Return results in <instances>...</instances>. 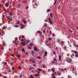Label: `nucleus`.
<instances>
[{
    "label": "nucleus",
    "instance_id": "ea45409f",
    "mask_svg": "<svg viewBox=\"0 0 78 78\" xmlns=\"http://www.w3.org/2000/svg\"><path fill=\"white\" fill-rule=\"evenodd\" d=\"M53 53L54 55H56V52L55 51H54Z\"/></svg>",
    "mask_w": 78,
    "mask_h": 78
},
{
    "label": "nucleus",
    "instance_id": "69168bd1",
    "mask_svg": "<svg viewBox=\"0 0 78 78\" xmlns=\"http://www.w3.org/2000/svg\"><path fill=\"white\" fill-rule=\"evenodd\" d=\"M63 43H64V42H63V41H62L61 42V44H63Z\"/></svg>",
    "mask_w": 78,
    "mask_h": 78
},
{
    "label": "nucleus",
    "instance_id": "1a4fd4ad",
    "mask_svg": "<svg viewBox=\"0 0 78 78\" xmlns=\"http://www.w3.org/2000/svg\"><path fill=\"white\" fill-rule=\"evenodd\" d=\"M31 53H32V55H33L34 54V53H35V52L33 51H31Z\"/></svg>",
    "mask_w": 78,
    "mask_h": 78
},
{
    "label": "nucleus",
    "instance_id": "e2e57ef3",
    "mask_svg": "<svg viewBox=\"0 0 78 78\" xmlns=\"http://www.w3.org/2000/svg\"><path fill=\"white\" fill-rule=\"evenodd\" d=\"M28 48L29 49H31V48L30 47H29Z\"/></svg>",
    "mask_w": 78,
    "mask_h": 78
},
{
    "label": "nucleus",
    "instance_id": "5701e85b",
    "mask_svg": "<svg viewBox=\"0 0 78 78\" xmlns=\"http://www.w3.org/2000/svg\"><path fill=\"white\" fill-rule=\"evenodd\" d=\"M48 41H51V38H48Z\"/></svg>",
    "mask_w": 78,
    "mask_h": 78
},
{
    "label": "nucleus",
    "instance_id": "0eeeda50",
    "mask_svg": "<svg viewBox=\"0 0 78 78\" xmlns=\"http://www.w3.org/2000/svg\"><path fill=\"white\" fill-rule=\"evenodd\" d=\"M23 23H27V21L25 20H23Z\"/></svg>",
    "mask_w": 78,
    "mask_h": 78
},
{
    "label": "nucleus",
    "instance_id": "cd10ccee",
    "mask_svg": "<svg viewBox=\"0 0 78 78\" xmlns=\"http://www.w3.org/2000/svg\"><path fill=\"white\" fill-rule=\"evenodd\" d=\"M37 33H38V34H39V33H41V31H37Z\"/></svg>",
    "mask_w": 78,
    "mask_h": 78
},
{
    "label": "nucleus",
    "instance_id": "9b49d317",
    "mask_svg": "<svg viewBox=\"0 0 78 78\" xmlns=\"http://www.w3.org/2000/svg\"><path fill=\"white\" fill-rule=\"evenodd\" d=\"M17 57L18 58H20V54H17Z\"/></svg>",
    "mask_w": 78,
    "mask_h": 78
},
{
    "label": "nucleus",
    "instance_id": "603ef678",
    "mask_svg": "<svg viewBox=\"0 0 78 78\" xmlns=\"http://www.w3.org/2000/svg\"><path fill=\"white\" fill-rule=\"evenodd\" d=\"M61 8V6H58V9H60Z\"/></svg>",
    "mask_w": 78,
    "mask_h": 78
},
{
    "label": "nucleus",
    "instance_id": "f257e3e1",
    "mask_svg": "<svg viewBox=\"0 0 78 78\" xmlns=\"http://www.w3.org/2000/svg\"><path fill=\"white\" fill-rule=\"evenodd\" d=\"M66 61L68 63H70V62H72V60L71 58H67L66 59Z\"/></svg>",
    "mask_w": 78,
    "mask_h": 78
},
{
    "label": "nucleus",
    "instance_id": "bf43d9fd",
    "mask_svg": "<svg viewBox=\"0 0 78 78\" xmlns=\"http://www.w3.org/2000/svg\"><path fill=\"white\" fill-rule=\"evenodd\" d=\"M21 41L22 42H23V41H24V40H23V39H21Z\"/></svg>",
    "mask_w": 78,
    "mask_h": 78
},
{
    "label": "nucleus",
    "instance_id": "09e8293b",
    "mask_svg": "<svg viewBox=\"0 0 78 78\" xmlns=\"http://www.w3.org/2000/svg\"><path fill=\"white\" fill-rule=\"evenodd\" d=\"M61 71H62V72H63V71H64V69H61Z\"/></svg>",
    "mask_w": 78,
    "mask_h": 78
},
{
    "label": "nucleus",
    "instance_id": "3c124183",
    "mask_svg": "<svg viewBox=\"0 0 78 78\" xmlns=\"http://www.w3.org/2000/svg\"><path fill=\"white\" fill-rule=\"evenodd\" d=\"M20 23V21H19L18 22H17V24H19V23Z\"/></svg>",
    "mask_w": 78,
    "mask_h": 78
},
{
    "label": "nucleus",
    "instance_id": "a211bd4d",
    "mask_svg": "<svg viewBox=\"0 0 78 78\" xmlns=\"http://www.w3.org/2000/svg\"><path fill=\"white\" fill-rule=\"evenodd\" d=\"M26 42L27 43H28L29 42H30V40H27Z\"/></svg>",
    "mask_w": 78,
    "mask_h": 78
},
{
    "label": "nucleus",
    "instance_id": "5fc2aeb1",
    "mask_svg": "<svg viewBox=\"0 0 78 78\" xmlns=\"http://www.w3.org/2000/svg\"><path fill=\"white\" fill-rule=\"evenodd\" d=\"M47 55V54H44V56H45L46 55Z\"/></svg>",
    "mask_w": 78,
    "mask_h": 78
},
{
    "label": "nucleus",
    "instance_id": "8fccbe9b",
    "mask_svg": "<svg viewBox=\"0 0 78 78\" xmlns=\"http://www.w3.org/2000/svg\"><path fill=\"white\" fill-rule=\"evenodd\" d=\"M3 29H4V30H5V28H6L5 27H3Z\"/></svg>",
    "mask_w": 78,
    "mask_h": 78
},
{
    "label": "nucleus",
    "instance_id": "9d476101",
    "mask_svg": "<svg viewBox=\"0 0 78 78\" xmlns=\"http://www.w3.org/2000/svg\"><path fill=\"white\" fill-rule=\"evenodd\" d=\"M5 5H6V7H8V2H6Z\"/></svg>",
    "mask_w": 78,
    "mask_h": 78
},
{
    "label": "nucleus",
    "instance_id": "6ab92c4d",
    "mask_svg": "<svg viewBox=\"0 0 78 78\" xmlns=\"http://www.w3.org/2000/svg\"><path fill=\"white\" fill-rule=\"evenodd\" d=\"M21 51H22L25 52V49L24 48L22 49Z\"/></svg>",
    "mask_w": 78,
    "mask_h": 78
},
{
    "label": "nucleus",
    "instance_id": "7c9ffc66",
    "mask_svg": "<svg viewBox=\"0 0 78 78\" xmlns=\"http://www.w3.org/2000/svg\"><path fill=\"white\" fill-rule=\"evenodd\" d=\"M38 59H41V57L40 56H39L37 57Z\"/></svg>",
    "mask_w": 78,
    "mask_h": 78
},
{
    "label": "nucleus",
    "instance_id": "c85d7f7f",
    "mask_svg": "<svg viewBox=\"0 0 78 78\" xmlns=\"http://www.w3.org/2000/svg\"><path fill=\"white\" fill-rule=\"evenodd\" d=\"M52 33V32H51V31H50L49 32V34H50V35H51V34Z\"/></svg>",
    "mask_w": 78,
    "mask_h": 78
},
{
    "label": "nucleus",
    "instance_id": "37998d69",
    "mask_svg": "<svg viewBox=\"0 0 78 78\" xmlns=\"http://www.w3.org/2000/svg\"><path fill=\"white\" fill-rule=\"evenodd\" d=\"M2 34H5V31H2Z\"/></svg>",
    "mask_w": 78,
    "mask_h": 78
},
{
    "label": "nucleus",
    "instance_id": "a18cd8bd",
    "mask_svg": "<svg viewBox=\"0 0 78 78\" xmlns=\"http://www.w3.org/2000/svg\"><path fill=\"white\" fill-rule=\"evenodd\" d=\"M25 54L26 55H28V53L27 52H26Z\"/></svg>",
    "mask_w": 78,
    "mask_h": 78
},
{
    "label": "nucleus",
    "instance_id": "49530a36",
    "mask_svg": "<svg viewBox=\"0 0 78 78\" xmlns=\"http://www.w3.org/2000/svg\"><path fill=\"white\" fill-rule=\"evenodd\" d=\"M33 65L34 67H36V64H33Z\"/></svg>",
    "mask_w": 78,
    "mask_h": 78
},
{
    "label": "nucleus",
    "instance_id": "b1692460",
    "mask_svg": "<svg viewBox=\"0 0 78 78\" xmlns=\"http://www.w3.org/2000/svg\"><path fill=\"white\" fill-rule=\"evenodd\" d=\"M43 68H45V67H46V66H45L44 65V64L43 65Z\"/></svg>",
    "mask_w": 78,
    "mask_h": 78
},
{
    "label": "nucleus",
    "instance_id": "4d7b16f0",
    "mask_svg": "<svg viewBox=\"0 0 78 78\" xmlns=\"http://www.w3.org/2000/svg\"><path fill=\"white\" fill-rule=\"evenodd\" d=\"M30 45L31 46H33V44H32V43H30Z\"/></svg>",
    "mask_w": 78,
    "mask_h": 78
},
{
    "label": "nucleus",
    "instance_id": "393cba45",
    "mask_svg": "<svg viewBox=\"0 0 78 78\" xmlns=\"http://www.w3.org/2000/svg\"><path fill=\"white\" fill-rule=\"evenodd\" d=\"M51 71H52L53 72H55V69H51Z\"/></svg>",
    "mask_w": 78,
    "mask_h": 78
},
{
    "label": "nucleus",
    "instance_id": "f03ea898",
    "mask_svg": "<svg viewBox=\"0 0 78 78\" xmlns=\"http://www.w3.org/2000/svg\"><path fill=\"white\" fill-rule=\"evenodd\" d=\"M34 51H39V50L38 49H37V48L36 47H34Z\"/></svg>",
    "mask_w": 78,
    "mask_h": 78
},
{
    "label": "nucleus",
    "instance_id": "39448f33",
    "mask_svg": "<svg viewBox=\"0 0 78 78\" xmlns=\"http://www.w3.org/2000/svg\"><path fill=\"white\" fill-rule=\"evenodd\" d=\"M23 3H27L28 2V0H24L23 1Z\"/></svg>",
    "mask_w": 78,
    "mask_h": 78
},
{
    "label": "nucleus",
    "instance_id": "4be33fe9",
    "mask_svg": "<svg viewBox=\"0 0 78 78\" xmlns=\"http://www.w3.org/2000/svg\"><path fill=\"white\" fill-rule=\"evenodd\" d=\"M30 78H34V76H33L32 75H31L30 76Z\"/></svg>",
    "mask_w": 78,
    "mask_h": 78
},
{
    "label": "nucleus",
    "instance_id": "052dcab7",
    "mask_svg": "<svg viewBox=\"0 0 78 78\" xmlns=\"http://www.w3.org/2000/svg\"><path fill=\"white\" fill-rule=\"evenodd\" d=\"M26 9H28V6L26 7Z\"/></svg>",
    "mask_w": 78,
    "mask_h": 78
},
{
    "label": "nucleus",
    "instance_id": "20e7f679",
    "mask_svg": "<svg viewBox=\"0 0 78 78\" xmlns=\"http://www.w3.org/2000/svg\"><path fill=\"white\" fill-rule=\"evenodd\" d=\"M21 45H23V46H25V45H26L25 42H22L21 43Z\"/></svg>",
    "mask_w": 78,
    "mask_h": 78
},
{
    "label": "nucleus",
    "instance_id": "de8ad7c7",
    "mask_svg": "<svg viewBox=\"0 0 78 78\" xmlns=\"http://www.w3.org/2000/svg\"><path fill=\"white\" fill-rule=\"evenodd\" d=\"M32 62L33 63H36V62L35 61H32Z\"/></svg>",
    "mask_w": 78,
    "mask_h": 78
},
{
    "label": "nucleus",
    "instance_id": "864d4df0",
    "mask_svg": "<svg viewBox=\"0 0 78 78\" xmlns=\"http://www.w3.org/2000/svg\"><path fill=\"white\" fill-rule=\"evenodd\" d=\"M52 36H53V37H55V33H53V34L52 35Z\"/></svg>",
    "mask_w": 78,
    "mask_h": 78
},
{
    "label": "nucleus",
    "instance_id": "c9c22d12",
    "mask_svg": "<svg viewBox=\"0 0 78 78\" xmlns=\"http://www.w3.org/2000/svg\"><path fill=\"white\" fill-rule=\"evenodd\" d=\"M15 27H19V26L17 25H16L15 26Z\"/></svg>",
    "mask_w": 78,
    "mask_h": 78
},
{
    "label": "nucleus",
    "instance_id": "79ce46f5",
    "mask_svg": "<svg viewBox=\"0 0 78 78\" xmlns=\"http://www.w3.org/2000/svg\"><path fill=\"white\" fill-rule=\"evenodd\" d=\"M22 38H25V36H24V35H22Z\"/></svg>",
    "mask_w": 78,
    "mask_h": 78
},
{
    "label": "nucleus",
    "instance_id": "f704fd0d",
    "mask_svg": "<svg viewBox=\"0 0 78 78\" xmlns=\"http://www.w3.org/2000/svg\"><path fill=\"white\" fill-rule=\"evenodd\" d=\"M44 27H47V24H44Z\"/></svg>",
    "mask_w": 78,
    "mask_h": 78
},
{
    "label": "nucleus",
    "instance_id": "423d86ee",
    "mask_svg": "<svg viewBox=\"0 0 78 78\" xmlns=\"http://www.w3.org/2000/svg\"><path fill=\"white\" fill-rule=\"evenodd\" d=\"M59 61H61V56L59 55Z\"/></svg>",
    "mask_w": 78,
    "mask_h": 78
},
{
    "label": "nucleus",
    "instance_id": "c03bdc74",
    "mask_svg": "<svg viewBox=\"0 0 78 78\" xmlns=\"http://www.w3.org/2000/svg\"><path fill=\"white\" fill-rule=\"evenodd\" d=\"M4 64H5V65H6V64H7V63L6 62H5Z\"/></svg>",
    "mask_w": 78,
    "mask_h": 78
},
{
    "label": "nucleus",
    "instance_id": "dca6fc26",
    "mask_svg": "<svg viewBox=\"0 0 78 78\" xmlns=\"http://www.w3.org/2000/svg\"><path fill=\"white\" fill-rule=\"evenodd\" d=\"M15 40H16V41H17V40H18V38H17V37H16L15 38Z\"/></svg>",
    "mask_w": 78,
    "mask_h": 78
},
{
    "label": "nucleus",
    "instance_id": "aec40b11",
    "mask_svg": "<svg viewBox=\"0 0 78 78\" xmlns=\"http://www.w3.org/2000/svg\"><path fill=\"white\" fill-rule=\"evenodd\" d=\"M50 11H51V10H50V9L47 10V11H48V12H50Z\"/></svg>",
    "mask_w": 78,
    "mask_h": 78
},
{
    "label": "nucleus",
    "instance_id": "e433bc0d",
    "mask_svg": "<svg viewBox=\"0 0 78 78\" xmlns=\"http://www.w3.org/2000/svg\"><path fill=\"white\" fill-rule=\"evenodd\" d=\"M56 1H55L54 3V5H55V4H56Z\"/></svg>",
    "mask_w": 78,
    "mask_h": 78
},
{
    "label": "nucleus",
    "instance_id": "f3484780",
    "mask_svg": "<svg viewBox=\"0 0 78 78\" xmlns=\"http://www.w3.org/2000/svg\"><path fill=\"white\" fill-rule=\"evenodd\" d=\"M53 60L55 61H58V60H57V59L55 58H53Z\"/></svg>",
    "mask_w": 78,
    "mask_h": 78
},
{
    "label": "nucleus",
    "instance_id": "473e14b6",
    "mask_svg": "<svg viewBox=\"0 0 78 78\" xmlns=\"http://www.w3.org/2000/svg\"><path fill=\"white\" fill-rule=\"evenodd\" d=\"M44 53L46 55H47V51H45Z\"/></svg>",
    "mask_w": 78,
    "mask_h": 78
},
{
    "label": "nucleus",
    "instance_id": "0e129e2a",
    "mask_svg": "<svg viewBox=\"0 0 78 78\" xmlns=\"http://www.w3.org/2000/svg\"><path fill=\"white\" fill-rule=\"evenodd\" d=\"M13 55H14V54H11V56H13Z\"/></svg>",
    "mask_w": 78,
    "mask_h": 78
},
{
    "label": "nucleus",
    "instance_id": "bb28decb",
    "mask_svg": "<svg viewBox=\"0 0 78 78\" xmlns=\"http://www.w3.org/2000/svg\"><path fill=\"white\" fill-rule=\"evenodd\" d=\"M74 45L76 47H78V45H76V44H74Z\"/></svg>",
    "mask_w": 78,
    "mask_h": 78
},
{
    "label": "nucleus",
    "instance_id": "ddd939ff",
    "mask_svg": "<svg viewBox=\"0 0 78 78\" xmlns=\"http://www.w3.org/2000/svg\"><path fill=\"white\" fill-rule=\"evenodd\" d=\"M34 69L33 67H30L29 69V70H33Z\"/></svg>",
    "mask_w": 78,
    "mask_h": 78
},
{
    "label": "nucleus",
    "instance_id": "6e6552de",
    "mask_svg": "<svg viewBox=\"0 0 78 78\" xmlns=\"http://www.w3.org/2000/svg\"><path fill=\"white\" fill-rule=\"evenodd\" d=\"M35 76H39V74H37L35 75H34Z\"/></svg>",
    "mask_w": 78,
    "mask_h": 78
},
{
    "label": "nucleus",
    "instance_id": "2f4dec72",
    "mask_svg": "<svg viewBox=\"0 0 78 78\" xmlns=\"http://www.w3.org/2000/svg\"><path fill=\"white\" fill-rule=\"evenodd\" d=\"M52 77H54V76H55V75H54V74L53 73H52Z\"/></svg>",
    "mask_w": 78,
    "mask_h": 78
},
{
    "label": "nucleus",
    "instance_id": "c756f323",
    "mask_svg": "<svg viewBox=\"0 0 78 78\" xmlns=\"http://www.w3.org/2000/svg\"><path fill=\"white\" fill-rule=\"evenodd\" d=\"M75 56L76 58H77V57H78V54H76L75 55Z\"/></svg>",
    "mask_w": 78,
    "mask_h": 78
},
{
    "label": "nucleus",
    "instance_id": "7ed1b4c3",
    "mask_svg": "<svg viewBox=\"0 0 78 78\" xmlns=\"http://www.w3.org/2000/svg\"><path fill=\"white\" fill-rule=\"evenodd\" d=\"M48 20H49V22L50 23H51V25H52V24H53V23L51 21V19H50V18H49Z\"/></svg>",
    "mask_w": 78,
    "mask_h": 78
},
{
    "label": "nucleus",
    "instance_id": "a19ab883",
    "mask_svg": "<svg viewBox=\"0 0 78 78\" xmlns=\"http://www.w3.org/2000/svg\"><path fill=\"white\" fill-rule=\"evenodd\" d=\"M42 72L43 73H45V70H43Z\"/></svg>",
    "mask_w": 78,
    "mask_h": 78
},
{
    "label": "nucleus",
    "instance_id": "4c0bfd02",
    "mask_svg": "<svg viewBox=\"0 0 78 78\" xmlns=\"http://www.w3.org/2000/svg\"><path fill=\"white\" fill-rule=\"evenodd\" d=\"M74 53L75 54H76V53H78V52L77 51H74Z\"/></svg>",
    "mask_w": 78,
    "mask_h": 78
},
{
    "label": "nucleus",
    "instance_id": "774afa93",
    "mask_svg": "<svg viewBox=\"0 0 78 78\" xmlns=\"http://www.w3.org/2000/svg\"><path fill=\"white\" fill-rule=\"evenodd\" d=\"M76 29L77 30H78V27H76Z\"/></svg>",
    "mask_w": 78,
    "mask_h": 78
},
{
    "label": "nucleus",
    "instance_id": "680f3d73",
    "mask_svg": "<svg viewBox=\"0 0 78 78\" xmlns=\"http://www.w3.org/2000/svg\"><path fill=\"white\" fill-rule=\"evenodd\" d=\"M9 19H10V18H7V20H9Z\"/></svg>",
    "mask_w": 78,
    "mask_h": 78
},
{
    "label": "nucleus",
    "instance_id": "412c9836",
    "mask_svg": "<svg viewBox=\"0 0 78 78\" xmlns=\"http://www.w3.org/2000/svg\"><path fill=\"white\" fill-rule=\"evenodd\" d=\"M51 17L52 18V17H53V13H51Z\"/></svg>",
    "mask_w": 78,
    "mask_h": 78
},
{
    "label": "nucleus",
    "instance_id": "4468645a",
    "mask_svg": "<svg viewBox=\"0 0 78 78\" xmlns=\"http://www.w3.org/2000/svg\"><path fill=\"white\" fill-rule=\"evenodd\" d=\"M51 63H52V64H55V62L54 61H52L51 62Z\"/></svg>",
    "mask_w": 78,
    "mask_h": 78
},
{
    "label": "nucleus",
    "instance_id": "a878e982",
    "mask_svg": "<svg viewBox=\"0 0 78 78\" xmlns=\"http://www.w3.org/2000/svg\"><path fill=\"white\" fill-rule=\"evenodd\" d=\"M38 70H39V71H40V72H41V71H42L41 69L39 68Z\"/></svg>",
    "mask_w": 78,
    "mask_h": 78
},
{
    "label": "nucleus",
    "instance_id": "13d9d810",
    "mask_svg": "<svg viewBox=\"0 0 78 78\" xmlns=\"http://www.w3.org/2000/svg\"><path fill=\"white\" fill-rule=\"evenodd\" d=\"M1 50H3V47H1Z\"/></svg>",
    "mask_w": 78,
    "mask_h": 78
},
{
    "label": "nucleus",
    "instance_id": "72a5a7b5",
    "mask_svg": "<svg viewBox=\"0 0 78 78\" xmlns=\"http://www.w3.org/2000/svg\"><path fill=\"white\" fill-rule=\"evenodd\" d=\"M12 70H14V67H12Z\"/></svg>",
    "mask_w": 78,
    "mask_h": 78
},
{
    "label": "nucleus",
    "instance_id": "6e6d98bb",
    "mask_svg": "<svg viewBox=\"0 0 78 78\" xmlns=\"http://www.w3.org/2000/svg\"><path fill=\"white\" fill-rule=\"evenodd\" d=\"M43 31L44 33H45V30H43Z\"/></svg>",
    "mask_w": 78,
    "mask_h": 78
},
{
    "label": "nucleus",
    "instance_id": "338daca9",
    "mask_svg": "<svg viewBox=\"0 0 78 78\" xmlns=\"http://www.w3.org/2000/svg\"><path fill=\"white\" fill-rule=\"evenodd\" d=\"M19 77H22V75H20V76Z\"/></svg>",
    "mask_w": 78,
    "mask_h": 78
},
{
    "label": "nucleus",
    "instance_id": "2eb2a0df",
    "mask_svg": "<svg viewBox=\"0 0 78 78\" xmlns=\"http://www.w3.org/2000/svg\"><path fill=\"white\" fill-rule=\"evenodd\" d=\"M69 31L70 32V33H73V31L71 30H69Z\"/></svg>",
    "mask_w": 78,
    "mask_h": 78
},
{
    "label": "nucleus",
    "instance_id": "58836bf2",
    "mask_svg": "<svg viewBox=\"0 0 78 78\" xmlns=\"http://www.w3.org/2000/svg\"><path fill=\"white\" fill-rule=\"evenodd\" d=\"M12 15V12H10V13H9V15L10 16L11 15Z\"/></svg>",
    "mask_w": 78,
    "mask_h": 78
},
{
    "label": "nucleus",
    "instance_id": "f8f14e48",
    "mask_svg": "<svg viewBox=\"0 0 78 78\" xmlns=\"http://www.w3.org/2000/svg\"><path fill=\"white\" fill-rule=\"evenodd\" d=\"M18 69H22V67H21V66H19Z\"/></svg>",
    "mask_w": 78,
    "mask_h": 78
}]
</instances>
